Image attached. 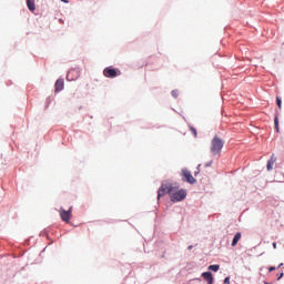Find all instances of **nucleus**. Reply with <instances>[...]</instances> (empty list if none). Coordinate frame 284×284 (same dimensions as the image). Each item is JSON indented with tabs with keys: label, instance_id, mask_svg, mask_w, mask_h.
I'll return each mask as SVG.
<instances>
[{
	"label": "nucleus",
	"instance_id": "15",
	"mask_svg": "<svg viewBox=\"0 0 284 284\" xmlns=\"http://www.w3.org/2000/svg\"><path fill=\"white\" fill-rule=\"evenodd\" d=\"M276 103H277V108L281 110L282 101H281V99L278 97L276 98Z\"/></svg>",
	"mask_w": 284,
	"mask_h": 284
},
{
	"label": "nucleus",
	"instance_id": "8",
	"mask_svg": "<svg viewBox=\"0 0 284 284\" xmlns=\"http://www.w3.org/2000/svg\"><path fill=\"white\" fill-rule=\"evenodd\" d=\"M202 277L204 278V281H206L209 284H213L214 283V277L212 276L211 272H204L202 273Z\"/></svg>",
	"mask_w": 284,
	"mask_h": 284
},
{
	"label": "nucleus",
	"instance_id": "5",
	"mask_svg": "<svg viewBox=\"0 0 284 284\" xmlns=\"http://www.w3.org/2000/svg\"><path fill=\"white\" fill-rule=\"evenodd\" d=\"M182 176H184V181H186L187 183H191V184L196 183V179L192 176V173L187 171V169L182 170Z\"/></svg>",
	"mask_w": 284,
	"mask_h": 284
},
{
	"label": "nucleus",
	"instance_id": "2",
	"mask_svg": "<svg viewBox=\"0 0 284 284\" xmlns=\"http://www.w3.org/2000/svg\"><path fill=\"white\" fill-rule=\"evenodd\" d=\"M221 150H223V140L221 138L215 136L211 142V152L213 156L221 154Z\"/></svg>",
	"mask_w": 284,
	"mask_h": 284
},
{
	"label": "nucleus",
	"instance_id": "19",
	"mask_svg": "<svg viewBox=\"0 0 284 284\" xmlns=\"http://www.w3.org/2000/svg\"><path fill=\"white\" fill-rule=\"evenodd\" d=\"M282 276H283V272L277 276V281H281Z\"/></svg>",
	"mask_w": 284,
	"mask_h": 284
},
{
	"label": "nucleus",
	"instance_id": "9",
	"mask_svg": "<svg viewBox=\"0 0 284 284\" xmlns=\"http://www.w3.org/2000/svg\"><path fill=\"white\" fill-rule=\"evenodd\" d=\"M275 163H276V156H274V154H273V155L271 156V159L268 160L267 165H266L268 172H270L271 170H273Z\"/></svg>",
	"mask_w": 284,
	"mask_h": 284
},
{
	"label": "nucleus",
	"instance_id": "21",
	"mask_svg": "<svg viewBox=\"0 0 284 284\" xmlns=\"http://www.w3.org/2000/svg\"><path fill=\"white\" fill-rule=\"evenodd\" d=\"M273 247L274 250H276V242H273Z\"/></svg>",
	"mask_w": 284,
	"mask_h": 284
},
{
	"label": "nucleus",
	"instance_id": "22",
	"mask_svg": "<svg viewBox=\"0 0 284 284\" xmlns=\"http://www.w3.org/2000/svg\"><path fill=\"white\" fill-rule=\"evenodd\" d=\"M62 1V3H69V1L68 0H61Z\"/></svg>",
	"mask_w": 284,
	"mask_h": 284
},
{
	"label": "nucleus",
	"instance_id": "10",
	"mask_svg": "<svg viewBox=\"0 0 284 284\" xmlns=\"http://www.w3.org/2000/svg\"><path fill=\"white\" fill-rule=\"evenodd\" d=\"M241 232H237L232 241V247H236V245L239 244V242L241 241Z\"/></svg>",
	"mask_w": 284,
	"mask_h": 284
},
{
	"label": "nucleus",
	"instance_id": "3",
	"mask_svg": "<svg viewBox=\"0 0 284 284\" xmlns=\"http://www.w3.org/2000/svg\"><path fill=\"white\" fill-rule=\"evenodd\" d=\"M60 217L64 223H70V220L72 219V206L68 211L60 209Z\"/></svg>",
	"mask_w": 284,
	"mask_h": 284
},
{
	"label": "nucleus",
	"instance_id": "4",
	"mask_svg": "<svg viewBox=\"0 0 284 284\" xmlns=\"http://www.w3.org/2000/svg\"><path fill=\"white\" fill-rule=\"evenodd\" d=\"M103 75L106 77V79H114L119 77V71L112 67H108L103 70Z\"/></svg>",
	"mask_w": 284,
	"mask_h": 284
},
{
	"label": "nucleus",
	"instance_id": "13",
	"mask_svg": "<svg viewBox=\"0 0 284 284\" xmlns=\"http://www.w3.org/2000/svg\"><path fill=\"white\" fill-rule=\"evenodd\" d=\"M171 94H172V97H173L174 99H178V98H179V90H173V91L171 92Z\"/></svg>",
	"mask_w": 284,
	"mask_h": 284
},
{
	"label": "nucleus",
	"instance_id": "18",
	"mask_svg": "<svg viewBox=\"0 0 284 284\" xmlns=\"http://www.w3.org/2000/svg\"><path fill=\"white\" fill-rule=\"evenodd\" d=\"M274 270H276V267H274V266H271V267L268 268L270 272H274Z\"/></svg>",
	"mask_w": 284,
	"mask_h": 284
},
{
	"label": "nucleus",
	"instance_id": "7",
	"mask_svg": "<svg viewBox=\"0 0 284 284\" xmlns=\"http://www.w3.org/2000/svg\"><path fill=\"white\" fill-rule=\"evenodd\" d=\"M64 85H65V82L63 81V79H58L54 84L55 92H61V90H63Z\"/></svg>",
	"mask_w": 284,
	"mask_h": 284
},
{
	"label": "nucleus",
	"instance_id": "14",
	"mask_svg": "<svg viewBox=\"0 0 284 284\" xmlns=\"http://www.w3.org/2000/svg\"><path fill=\"white\" fill-rule=\"evenodd\" d=\"M274 123H275V130L276 132H278V116H275Z\"/></svg>",
	"mask_w": 284,
	"mask_h": 284
},
{
	"label": "nucleus",
	"instance_id": "20",
	"mask_svg": "<svg viewBox=\"0 0 284 284\" xmlns=\"http://www.w3.org/2000/svg\"><path fill=\"white\" fill-rule=\"evenodd\" d=\"M210 165H212V162H210L209 164H205V168H210Z\"/></svg>",
	"mask_w": 284,
	"mask_h": 284
},
{
	"label": "nucleus",
	"instance_id": "16",
	"mask_svg": "<svg viewBox=\"0 0 284 284\" xmlns=\"http://www.w3.org/2000/svg\"><path fill=\"white\" fill-rule=\"evenodd\" d=\"M191 132L193 133V136H196V129H194L193 126H191Z\"/></svg>",
	"mask_w": 284,
	"mask_h": 284
},
{
	"label": "nucleus",
	"instance_id": "12",
	"mask_svg": "<svg viewBox=\"0 0 284 284\" xmlns=\"http://www.w3.org/2000/svg\"><path fill=\"white\" fill-rule=\"evenodd\" d=\"M209 270H211L212 272H219V270H221V266L219 264H213L209 266Z\"/></svg>",
	"mask_w": 284,
	"mask_h": 284
},
{
	"label": "nucleus",
	"instance_id": "1",
	"mask_svg": "<svg viewBox=\"0 0 284 284\" xmlns=\"http://www.w3.org/2000/svg\"><path fill=\"white\" fill-rule=\"evenodd\" d=\"M169 196L173 203H179V201H184L187 192L183 189L179 190L176 186L169 185Z\"/></svg>",
	"mask_w": 284,
	"mask_h": 284
},
{
	"label": "nucleus",
	"instance_id": "11",
	"mask_svg": "<svg viewBox=\"0 0 284 284\" xmlns=\"http://www.w3.org/2000/svg\"><path fill=\"white\" fill-rule=\"evenodd\" d=\"M27 6H28V9L31 12H34V10H37V6L34 4V0H27Z\"/></svg>",
	"mask_w": 284,
	"mask_h": 284
},
{
	"label": "nucleus",
	"instance_id": "23",
	"mask_svg": "<svg viewBox=\"0 0 284 284\" xmlns=\"http://www.w3.org/2000/svg\"><path fill=\"white\" fill-rule=\"evenodd\" d=\"M278 267H283V263H281V264L278 265Z\"/></svg>",
	"mask_w": 284,
	"mask_h": 284
},
{
	"label": "nucleus",
	"instance_id": "6",
	"mask_svg": "<svg viewBox=\"0 0 284 284\" xmlns=\"http://www.w3.org/2000/svg\"><path fill=\"white\" fill-rule=\"evenodd\" d=\"M165 194H170V184L169 185H165V184L161 185V187L158 191V201L162 196H165Z\"/></svg>",
	"mask_w": 284,
	"mask_h": 284
},
{
	"label": "nucleus",
	"instance_id": "24",
	"mask_svg": "<svg viewBox=\"0 0 284 284\" xmlns=\"http://www.w3.org/2000/svg\"><path fill=\"white\" fill-rule=\"evenodd\" d=\"M187 250H192V245L187 247Z\"/></svg>",
	"mask_w": 284,
	"mask_h": 284
},
{
	"label": "nucleus",
	"instance_id": "17",
	"mask_svg": "<svg viewBox=\"0 0 284 284\" xmlns=\"http://www.w3.org/2000/svg\"><path fill=\"white\" fill-rule=\"evenodd\" d=\"M224 284H230V277H225Z\"/></svg>",
	"mask_w": 284,
	"mask_h": 284
}]
</instances>
